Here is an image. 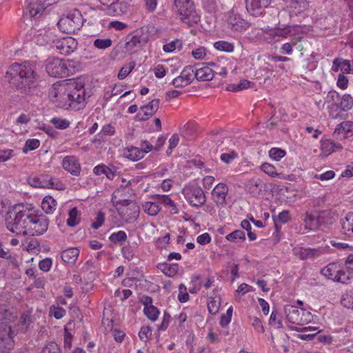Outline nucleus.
Instances as JSON below:
<instances>
[{
    "instance_id": "nucleus-1",
    "label": "nucleus",
    "mask_w": 353,
    "mask_h": 353,
    "mask_svg": "<svg viewBox=\"0 0 353 353\" xmlns=\"http://www.w3.org/2000/svg\"><path fill=\"white\" fill-rule=\"evenodd\" d=\"M5 79L12 88L21 93L30 94L38 86L39 75L37 72L36 65L26 61L10 65L6 72Z\"/></svg>"
},
{
    "instance_id": "nucleus-2",
    "label": "nucleus",
    "mask_w": 353,
    "mask_h": 353,
    "mask_svg": "<svg viewBox=\"0 0 353 353\" xmlns=\"http://www.w3.org/2000/svg\"><path fill=\"white\" fill-rule=\"evenodd\" d=\"M17 314L6 305L0 306V352L10 353L14 348L17 334Z\"/></svg>"
},
{
    "instance_id": "nucleus-3",
    "label": "nucleus",
    "mask_w": 353,
    "mask_h": 353,
    "mask_svg": "<svg viewBox=\"0 0 353 353\" xmlns=\"http://www.w3.org/2000/svg\"><path fill=\"white\" fill-rule=\"evenodd\" d=\"M33 213L31 208L17 205L12 211L7 214L6 228L17 235H28L30 219Z\"/></svg>"
},
{
    "instance_id": "nucleus-4",
    "label": "nucleus",
    "mask_w": 353,
    "mask_h": 353,
    "mask_svg": "<svg viewBox=\"0 0 353 353\" xmlns=\"http://www.w3.org/2000/svg\"><path fill=\"white\" fill-rule=\"evenodd\" d=\"M89 97L85 88V79L79 78L68 84L63 107L74 111L81 110L85 106L86 99Z\"/></svg>"
},
{
    "instance_id": "nucleus-5",
    "label": "nucleus",
    "mask_w": 353,
    "mask_h": 353,
    "mask_svg": "<svg viewBox=\"0 0 353 353\" xmlns=\"http://www.w3.org/2000/svg\"><path fill=\"white\" fill-rule=\"evenodd\" d=\"M174 6L181 21L188 26L200 21V15L196 12L191 0H174Z\"/></svg>"
},
{
    "instance_id": "nucleus-6",
    "label": "nucleus",
    "mask_w": 353,
    "mask_h": 353,
    "mask_svg": "<svg viewBox=\"0 0 353 353\" xmlns=\"http://www.w3.org/2000/svg\"><path fill=\"white\" fill-rule=\"evenodd\" d=\"M83 24V17L78 10H74L67 15L61 17L57 23L59 30L66 34L74 33L80 30Z\"/></svg>"
},
{
    "instance_id": "nucleus-7",
    "label": "nucleus",
    "mask_w": 353,
    "mask_h": 353,
    "mask_svg": "<svg viewBox=\"0 0 353 353\" xmlns=\"http://www.w3.org/2000/svg\"><path fill=\"white\" fill-rule=\"evenodd\" d=\"M283 311L286 319L293 324L303 325L310 322L312 319L310 312L294 305H286L284 306Z\"/></svg>"
},
{
    "instance_id": "nucleus-8",
    "label": "nucleus",
    "mask_w": 353,
    "mask_h": 353,
    "mask_svg": "<svg viewBox=\"0 0 353 353\" xmlns=\"http://www.w3.org/2000/svg\"><path fill=\"white\" fill-rule=\"evenodd\" d=\"M46 72L53 77L63 78L70 75L71 70L68 68V61L52 58L48 61Z\"/></svg>"
},
{
    "instance_id": "nucleus-9",
    "label": "nucleus",
    "mask_w": 353,
    "mask_h": 353,
    "mask_svg": "<svg viewBox=\"0 0 353 353\" xmlns=\"http://www.w3.org/2000/svg\"><path fill=\"white\" fill-rule=\"evenodd\" d=\"M183 194L187 201L193 207L199 208L206 201V196L199 186L189 185L183 190Z\"/></svg>"
},
{
    "instance_id": "nucleus-10",
    "label": "nucleus",
    "mask_w": 353,
    "mask_h": 353,
    "mask_svg": "<svg viewBox=\"0 0 353 353\" xmlns=\"http://www.w3.org/2000/svg\"><path fill=\"white\" fill-rule=\"evenodd\" d=\"M121 218L126 223H133L139 215L140 208L136 202L123 200L121 205L117 208Z\"/></svg>"
},
{
    "instance_id": "nucleus-11",
    "label": "nucleus",
    "mask_w": 353,
    "mask_h": 353,
    "mask_svg": "<svg viewBox=\"0 0 353 353\" xmlns=\"http://www.w3.org/2000/svg\"><path fill=\"white\" fill-rule=\"evenodd\" d=\"M48 219L42 214H36L33 210L28 228V235L39 236L46 232L48 228Z\"/></svg>"
},
{
    "instance_id": "nucleus-12",
    "label": "nucleus",
    "mask_w": 353,
    "mask_h": 353,
    "mask_svg": "<svg viewBox=\"0 0 353 353\" xmlns=\"http://www.w3.org/2000/svg\"><path fill=\"white\" fill-rule=\"evenodd\" d=\"M28 181V183L34 188H54L56 190L63 189V184L57 179L52 178L48 175L30 176Z\"/></svg>"
},
{
    "instance_id": "nucleus-13",
    "label": "nucleus",
    "mask_w": 353,
    "mask_h": 353,
    "mask_svg": "<svg viewBox=\"0 0 353 353\" xmlns=\"http://www.w3.org/2000/svg\"><path fill=\"white\" fill-rule=\"evenodd\" d=\"M54 47L59 53L68 55L73 52L78 46L77 41L71 37H65L53 41Z\"/></svg>"
},
{
    "instance_id": "nucleus-14",
    "label": "nucleus",
    "mask_w": 353,
    "mask_h": 353,
    "mask_svg": "<svg viewBox=\"0 0 353 353\" xmlns=\"http://www.w3.org/2000/svg\"><path fill=\"white\" fill-rule=\"evenodd\" d=\"M271 1L272 0H245V8L250 15L259 17Z\"/></svg>"
},
{
    "instance_id": "nucleus-15",
    "label": "nucleus",
    "mask_w": 353,
    "mask_h": 353,
    "mask_svg": "<svg viewBox=\"0 0 353 353\" xmlns=\"http://www.w3.org/2000/svg\"><path fill=\"white\" fill-rule=\"evenodd\" d=\"M48 5L41 1L30 3L26 8L24 14L30 19H39L44 14Z\"/></svg>"
},
{
    "instance_id": "nucleus-16",
    "label": "nucleus",
    "mask_w": 353,
    "mask_h": 353,
    "mask_svg": "<svg viewBox=\"0 0 353 353\" xmlns=\"http://www.w3.org/2000/svg\"><path fill=\"white\" fill-rule=\"evenodd\" d=\"M340 95L337 92L332 90L327 93L326 101L327 103H332V105L329 108V114L332 118L335 119L341 118L343 112H345L342 111L338 105Z\"/></svg>"
},
{
    "instance_id": "nucleus-17",
    "label": "nucleus",
    "mask_w": 353,
    "mask_h": 353,
    "mask_svg": "<svg viewBox=\"0 0 353 353\" xmlns=\"http://www.w3.org/2000/svg\"><path fill=\"white\" fill-rule=\"evenodd\" d=\"M228 23L230 29L240 32L246 30L250 26L249 22L242 19L239 14L235 13L233 10L229 12Z\"/></svg>"
},
{
    "instance_id": "nucleus-18",
    "label": "nucleus",
    "mask_w": 353,
    "mask_h": 353,
    "mask_svg": "<svg viewBox=\"0 0 353 353\" xmlns=\"http://www.w3.org/2000/svg\"><path fill=\"white\" fill-rule=\"evenodd\" d=\"M159 103V99H154L147 105L141 106V111L136 115L137 119L141 121H147L158 110Z\"/></svg>"
},
{
    "instance_id": "nucleus-19",
    "label": "nucleus",
    "mask_w": 353,
    "mask_h": 353,
    "mask_svg": "<svg viewBox=\"0 0 353 353\" xmlns=\"http://www.w3.org/2000/svg\"><path fill=\"white\" fill-rule=\"evenodd\" d=\"M228 193V187L223 183H218L212 191L213 201L217 206L223 207L226 204V196Z\"/></svg>"
},
{
    "instance_id": "nucleus-20",
    "label": "nucleus",
    "mask_w": 353,
    "mask_h": 353,
    "mask_svg": "<svg viewBox=\"0 0 353 353\" xmlns=\"http://www.w3.org/2000/svg\"><path fill=\"white\" fill-rule=\"evenodd\" d=\"M62 167L72 175L79 176L81 173V165L79 159L74 156H66L62 161Z\"/></svg>"
},
{
    "instance_id": "nucleus-21",
    "label": "nucleus",
    "mask_w": 353,
    "mask_h": 353,
    "mask_svg": "<svg viewBox=\"0 0 353 353\" xmlns=\"http://www.w3.org/2000/svg\"><path fill=\"white\" fill-rule=\"evenodd\" d=\"M320 229L323 230L325 228L333 224L336 219V214L331 210H321L317 216Z\"/></svg>"
},
{
    "instance_id": "nucleus-22",
    "label": "nucleus",
    "mask_w": 353,
    "mask_h": 353,
    "mask_svg": "<svg viewBox=\"0 0 353 353\" xmlns=\"http://www.w3.org/2000/svg\"><path fill=\"white\" fill-rule=\"evenodd\" d=\"M264 189L263 181L259 178H252L245 184V190L253 196H258Z\"/></svg>"
},
{
    "instance_id": "nucleus-23",
    "label": "nucleus",
    "mask_w": 353,
    "mask_h": 353,
    "mask_svg": "<svg viewBox=\"0 0 353 353\" xmlns=\"http://www.w3.org/2000/svg\"><path fill=\"white\" fill-rule=\"evenodd\" d=\"M294 253L301 259H314L319 256L321 252L317 249L297 247L294 249Z\"/></svg>"
},
{
    "instance_id": "nucleus-24",
    "label": "nucleus",
    "mask_w": 353,
    "mask_h": 353,
    "mask_svg": "<svg viewBox=\"0 0 353 353\" xmlns=\"http://www.w3.org/2000/svg\"><path fill=\"white\" fill-rule=\"evenodd\" d=\"M341 265L339 263H331L321 270V274L332 281H335L339 271L341 268Z\"/></svg>"
},
{
    "instance_id": "nucleus-25",
    "label": "nucleus",
    "mask_w": 353,
    "mask_h": 353,
    "mask_svg": "<svg viewBox=\"0 0 353 353\" xmlns=\"http://www.w3.org/2000/svg\"><path fill=\"white\" fill-rule=\"evenodd\" d=\"M79 250L77 248H70L63 250L61 257L67 263H74L79 255Z\"/></svg>"
},
{
    "instance_id": "nucleus-26",
    "label": "nucleus",
    "mask_w": 353,
    "mask_h": 353,
    "mask_svg": "<svg viewBox=\"0 0 353 353\" xmlns=\"http://www.w3.org/2000/svg\"><path fill=\"white\" fill-rule=\"evenodd\" d=\"M303 225L306 230H316L320 229L318 217L307 212L305 214Z\"/></svg>"
},
{
    "instance_id": "nucleus-27",
    "label": "nucleus",
    "mask_w": 353,
    "mask_h": 353,
    "mask_svg": "<svg viewBox=\"0 0 353 353\" xmlns=\"http://www.w3.org/2000/svg\"><path fill=\"white\" fill-rule=\"evenodd\" d=\"M123 155L133 161H137L144 157L143 151L139 148L134 146L124 149Z\"/></svg>"
},
{
    "instance_id": "nucleus-28",
    "label": "nucleus",
    "mask_w": 353,
    "mask_h": 353,
    "mask_svg": "<svg viewBox=\"0 0 353 353\" xmlns=\"http://www.w3.org/2000/svg\"><path fill=\"white\" fill-rule=\"evenodd\" d=\"M195 78L198 81H211L213 79V74L211 68L208 65L195 70Z\"/></svg>"
},
{
    "instance_id": "nucleus-29",
    "label": "nucleus",
    "mask_w": 353,
    "mask_h": 353,
    "mask_svg": "<svg viewBox=\"0 0 353 353\" xmlns=\"http://www.w3.org/2000/svg\"><path fill=\"white\" fill-rule=\"evenodd\" d=\"M125 8V5L123 2L119 1V0H114L106 8V12L108 14L112 16L120 15L125 11L123 10Z\"/></svg>"
},
{
    "instance_id": "nucleus-30",
    "label": "nucleus",
    "mask_w": 353,
    "mask_h": 353,
    "mask_svg": "<svg viewBox=\"0 0 353 353\" xmlns=\"http://www.w3.org/2000/svg\"><path fill=\"white\" fill-rule=\"evenodd\" d=\"M290 9L301 13L309 8V2L307 0H288L287 1Z\"/></svg>"
},
{
    "instance_id": "nucleus-31",
    "label": "nucleus",
    "mask_w": 353,
    "mask_h": 353,
    "mask_svg": "<svg viewBox=\"0 0 353 353\" xmlns=\"http://www.w3.org/2000/svg\"><path fill=\"white\" fill-rule=\"evenodd\" d=\"M157 267L163 274L170 277L174 276L179 270V265L177 263L170 264L168 263H159Z\"/></svg>"
},
{
    "instance_id": "nucleus-32",
    "label": "nucleus",
    "mask_w": 353,
    "mask_h": 353,
    "mask_svg": "<svg viewBox=\"0 0 353 353\" xmlns=\"http://www.w3.org/2000/svg\"><path fill=\"white\" fill-rule=\"evenodd\" d=\"M341 148L342 147L340 143H336L330 139L325 140L321 143V150L326 155Z\"/></svg>"
},
{
    "instance_id": "nucleus-33",
    "label": "nucleus",
    "mask_w": 353,
    "mask_h": 353,
    "mask_svg": "<svg viewBox=\"0 0 353 353\" xmlns=\"http://www.w3.org/2000/svg\"><path fill=\"white\" fill-rule=\"evenodd\" d=\"M343 231L347 235L353 234V212L348 213L344 219L341 220Z\"/></svg>"
},
{
    "instance_id": "nucleus-34",
    "label": "nucleus",
    "mask_w": 353,
    "mask_h": 353,
    "mask_svg": "<svg viewBox=\"0 0 353 353\" xmlns=\"http://www.w3.org/2000/svg\"><path fill=\"white\" fill-rule=\"evenodd\" d=\"M155 199L159 204H163L165 206H168L171 208V210L173 214H177L178 210L174 202L167 195H156Z\"/></svg>"
},
{
    "instance_id": "nucleus-35",
    "label": "nucleus",
    "mask_w": 353,
    "mask_h": 353,
    "mask_svg": "<svg viewBox=\"0 0 353 353\" xmlns=\"http://www.w3.org/2000/svg\"><path fill=\"white\" fill-rule=\"evenodd\" d=\"M93 172L96 175L105 174L108 179H113L114 177V172L111 168L104 164H99L93 169Z\"/></svg>"
},
{
    "instance_id": "nucleus-36",
    "label": "nucleus",
    "mask_w": 353,
    "mask_h": 353,
    "mask_svg": "<svg viewBox=\"0 0 353 353\" xmlns=\"http://www.w3.org/2000/svg\"><path fill=\"white\" fill-rule=\"evenodd\" d=\"M214 48L219 51L232 52L234 50V44L227 41L221 40L213 43Z\"/></svg>"
},
{
    "instance_id": "nucleus-37",
    "label": "nucleus",
    "mask_w": 353,
    "mask_h": 353,
    "mask_svg": "<svg viewBox=\"0 0 353 353\" xmlns=\"http://www.w3.org/2000/svg\"><path fill=\"white\" fill-rule=\"evenodd\" d=\"M143 209L150 216H156L161 210L157 201L145 202L143 204Z\"/></svg>"
},
{
    "instance_id": "nucleus-38",
    "label": "nucleus",
    "mask_w": 353,
    "mask_h": 353,
    "mask_svg": "<svg viewBox=\"0 0 353 353\" xmlns=\"http://www.w3.org/2000/svg\"><path fill=\"white\" fill-rule=\"evenodd\" d=\"M225 239L232 243L243 242L245 240V232L241 230H236L234 232L228 234Z\"/></svg>"
},
{
    "instance_id": "nucleus-39",
    "label": "nucleus",
    "mask_w": 353,
    "mask_h": 353,
    "mask_svg": "<svg viewBox=\"0 0 353 353\" xmlns=\"http://www.w3.org/2000/svg\"><path fill=\"white\" fill-rule=\"evenodd\" d=\"M338 105L342 111L346 112L352 108L353 98L350 94H344L342 97H340Z\"/></svg>"
},
{
    "instance_id": "nucleus-40",
    "label": "nucleus",
    "mask_w": 353,
    "mask_h": 353,
    "mask_svg": "<svg viewBox=\"0 0 353 353\" xmlns=\"http://www.w3.org/2000/svg\"><path fill=\"white\" fill-rule=\"evenodd\" d=\"M57 202L52 196H46L41 203V208L46 213H52L56 206Z\"/></svg>"
},
{
    "instance_id": "nucleus-41",
    "label": "nucleus",
    "mask_w": 353,
    "mask_h": 353,
    "mask_svg": "<svg viewBox=\"0 0 353 353\" xmlns=\"http://www.w3.org/2000/svg\"><path fill=\"white\" fill-rule=\"evenodd\" d=\"M195 70L192 65H188L185 66L183 70L181 72V78L186 81V83L190 84L194 79L195 78L194 76Z\"/></svg>"
},
{
    "instance_id": "nucleus-42",
    "label": "nucleus",
    "mask_w": 353,
    "mask_h": 353,
    "mask_svg": "<svg viewBox=\"0 0 353 353\" xmlns=\"http://www.w3.org/2000/svg\"><path fill=\"white\" fill-rule=\"evenodd\" d=\"M209 66L211 68L213 77L214 74H219L221 77H225L227 74V68L224 66L221 65L220 62H210L208 63Z\"/></svg>"
},
{
    "instance_id": "nucleus-43",
    "label": "nucleus",
    "mask_w": 353,
    "mask_h": 353,
    "mask_svg": "<svg viewBox=\"0 0 353 353\" xmlns=\"http://www.w3.org/2000/svg\"><path fill=\"white\" fill-rule=\"evenodd\" d=\"M220 305L221 299L219 297L211 298L208 303V309L209 312L211 314H216L219 312Z\"/></svg>"
},
{
    "instance_id": "nucleus-44",
    "label": "nucleus",
    "mask_w": 353,
    "mask_h": 353,
    "mask_svg": "<svg viewBox=\"0 0 353 353\" xmlns=\"http://www.w3.org/2000/svg\"><path fill=\"white\" fill-rule=\"evenodd\" d=\"M135 65L134 61H130L128 65H123L119 72L118 78L119 79H124L132 72Z\"/></svg>"
},
{
    "instance_id": "nucleus-45",
    "label": "nucleus",
    "mask_w": 353,
    "mask_h": 353,
    "mask_svg": "<svg viewBox=\"0 0 353 353\" xmlns=\"http://www.w3.org/2000/svg\"><path fill=\"white\" fill-rule=\"evenodd\" d=\"M78 214L77 208H73L69 211L68 219H67V224L69 226L74 227L79 223Z\"/></svg>"
},
{
    "instance_id": "nucleus-46",
    "label": "nucleus",
    "mask_w": 353,
    "mask_h": 353,
    "mask_svg": "<svg viewBox=\"0 0 353 353\" xmlns=\"http://www.w3.org/2000/svg\"><path fill=\"white\" fill-rule=\"evenodd\" d=\"M127 239V234L124 231L120 230L117 232L112 233L109 236V240L114 243H122Z\"/></svg>"
},
{
    "instance_id": "nucleus-47",
    "label": "nucleus",
    "mask_w": 353,
    "mask_h": 353,
    "mask_svg": "<svg viewBox=\"0 0 353 353\" xmlns=\"http://www.w3.org/2000/svg\"><path fill=\"white\" fill-rule=\"evenodd\" d=\"M51 123L57 129L64 130L69 127L70 121L66 119L61 117H54L51 119Z\"/></svg>"
},
{
    "instance_id": "nucleus-48",
    "label": "nucleus",
    "mask_w": 353,
    "mask_h": 353,
    "mask_svg": "<svg viewBox=\"0 0 353 353\" xmlns=\"http://www.w3.org/2000/svg\"><path fill=\"white\" fill-rule=\"evenodd\" d=\"M261 169L263 172L271 177H276L280 175V174L276 172L275 167L268 163H263L261 166Z\"/></svg>"
},
{
    "instance_id": "nucleus-49",
    "label": "nucleus",
    "mask_w": 353,
    "mask_h": 353,
    "mask_svg": "<svg viewBox=\"0 0 353 353\" xmlns=\"http://www.w3.org/2000/svg\"><path fill=\"white\" fill-rule=\"evenodd\" d=\"M290 219V212L288 210H283L282 212H281L279 214L276 219H274V225H275L276 230L277 231H279L278 222H279L282 224H285L288 222Z\"/></svg>"
},
{
    "instance_id": "nucleus-50",
    "label": "nucleus",
    "mask_w": 353,
    "mask_h": 353,
    "mask_svg": "<svg viewBox=\"0 0 353 353\" xmlns=\"http://www.w3.org/2000/svg\"><path fill=\"white\" fill-rule=\"evenodd\" d=\"M112 40L110 39H96L93 42L95 48L101 50L106 49L112 46Z\"/></svg>"
},
{
    "instance_id": "nucleus-51",
    "label": "nucleus",
    "mask_w": 353,
    "mask_h": 353,
    "mask_svg": "<svg viewBox=\"0 0 353 353\" xmlns=\"http://www.w3.org/2000/svg\"><path fill=\"white\" fill-rule=\"evenodd\" d=\"M49 312L57 319H61L65 314V310L63 307L54 305L50 306Z\"/></svg>"
},
{
    "instance_id": "nucleus-52",
    "label": "nucleus",
    "mask_w": 353,
    "mask_h": 353,
    "mask_svg": "<svg viewBox=\"0 0 353 353\" xmlns=\"http://www.w3.org/2000/svg\"><path fill=\"white\" fill-rule=\"evenodd\" d=\"M143 312L146 316L152 321H156L159 315V310L154 305L144 308Z\"/></svg>"
},
{
    "instance_id": "nucleus-53",
    "label": "nucleus",
    "mask_w": 353,
    "mask_h": 353,
    "mask_svg": "<svg viewBox=\"0 0 353 353\" xmlns=\"http://www.w3.org/2000/svg\"><path fill=\"white\" fill-rule=\"evenodd\" d=\"M237 157V152L234 150H231L228 153H222L220 156V159L225 164H230Z\"/></svg>"
},
{
    "instance_id": "nucleus-54",
    "label": "nucleus",
    "mask_w": 353,
    "mask_h": 353,
    "mask_svg": "<svg viewBox=\"0 0 353 353\" xmlns=\"http://www.w3.org/2000/svg\"><path fill=\"white\" fill-rule=\"evenodd\" d=\"M285 154V150L278 148H272L269 151V156L276 161H279Z\"/></svg>"
},
{
    "instance_id": "nucleus-55",
    "label": "nucleus",
    "mask_w": 353,
    "mask_h": 353,
    "mask_svg": "<svg viewBox=\"0 0 353 353\" xmlns=\"http://www.w3.org/2000/svg\"><path fill=\"white\" fill-rule=\"evenodd\" d=\"M60 347L55 342L48 343L42 350L41 353H59Z\"/></svg>"
},
{
    "instance_id": "nucleus-56",
    "label": "nucleus",
    "mask_w": 353,
    "mask_h": 353,
    "mask_svg": "<svg viewBox=\"0 0 353 353\" xmlns=\"http://www.w3.org/2000/svg\"><path fill=\"white\" fill-rule=\"evenodd\" d=\"M181 48V43L179 40L176 39L170 43L165 44L163 47V49L166 52H172L176 48Z\"/></svg>"
},
{
    "instance_id": "nucleus-57",
    "label": "nucleus",
    "mask_w": 353,
    "mask_h": 353,
    "mask_svg": "<svg viewBox=\"0 0 353 353\" xmlns=\"http://www.w3.org/2000/svg\"><path fill=\"white\" fill-rule=\"evenodd\" d=\"M341 71L342 72V74L353 73V65L351 63L350 60H346L341 58Z\"/></svg>"
},
{
    "instance_id": "nucleus-58",
    "label": "nucleus",
    "mask_w": 353,
    "mask_h": 353,
    "mask_svg": "<svg viewBox=\"0 0 353 353\" xmlns=\"http://www.w3.org/2000/svg\"><path fill=\"white\" fill-rule=\"evenodd\" d=\"M40 141L38 139H28L26 141L23 152H26L28 150H33L39 147Z\"/></svg>"
},
{
    "instance_id": "nucleus-59",
    "label": "nucleus",
    "mask_w": 353,
    "mask_h": 353,
    "mask_svg": "<svg viewBox=\"0 0 353 353\" xmlns=\"http://www.w3.org/2000/svg\"><path fill=\"white\" fill-rule=\"evenodd\" d=\"M269 323L271 326H273L275 328L279 329L283 327L281 321L280 319L278 318L277 312L274 310L272 311L270 315Z\"/></svg>"
},
{
    "instance_id": "nucleus-60",
    "label": "nucleus",
    "mask_w": 353,
    "mask_h": 353,
    "mask_svg": "<svg viewBox=\"0 0 353 353\" xmlns=\"http://www.w3.org/2000/svg\"><path fill=\"white\" fill-rule=\"evenodd\" d=\"M141 42V39L138 35H134L130 38V39L126 42L125 47L128 50H132Z\"/></svg>"
},
{
    "instance_id": "nucleus-61",
    "label": "nucleus",
    "mask_w": 353,
    "mask_h": 353,
    "mask_svg": "<svg viewBox=\"0 0 353 353\" xmlns=\"http://www.w3.org/2000/svg\"><path fill=\"white\" fill-rule=\"evenodd\" d=\"M350 272H347L342 269L341 267L339 274L337 275L334 281L346 283L350 280Z\"/></svg>"
},
{
    "instance_id": "nucleus-62",
    "label": "nucleus",
    "mask_w": 353,
    "mask_h": 353,
    "mask_svg": "<svg viewBox=\"0 0 353 353\" xmlns=\"http://www.w3.org/2000/svg\"><path fill=\"white\" fill-rule=\"evenodd\" d=\"M139 336L141 341H147L152 336V329L149 326L142 327L139 333Z\"/></svg>"
},
{
    "instance_id": "nucleus-63",
    "label": "nucleus",
    "mask_w": 353,
    "mask_h": 353,
    "mask_svg": "<svg viewBox=\"0 0 353 353\" xmlns=\"http://www.w3.org/2000/svg\"><path fill=\"white\" fill-rule=\"evenodd\" d=\"M189 299V294L186 292V288L183 284L179 286L178 299L181 303L186 302Z\"/></svg>"
},
{
    "instance_id": "nucleus-64",
    "label": "nucleus",
    "mask_w": 353,
    "mask_h": 353,
    "mask_svg": "<svg viewBox=\"0 0 353 353\" xmlns=\"http://www.w3.org/2000/svg\"><path fill=\"white\" fill-rule=\"evenodd\" d=\"M276 32L275 34H276V36H277V39H279V40H280V38L288 37L291 33V27L290 26H287V27H285L284 28H276Z\"/></svg>"
}]
</instances>
